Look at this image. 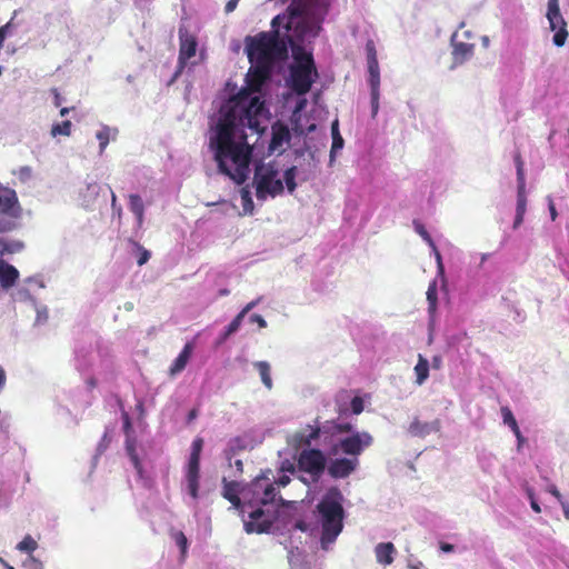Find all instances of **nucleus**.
<instances>
[{
  "label": "nucleus",
  "mask_w": 569,
  "mask_h": 569,
  "mask_svg": "<svg viewBox=\"0 0 569 569\" xmlns=\"http://www.w3.org/2000/svg\"><path fill=\"white\" fill-rule=\"evenodd\" d=\"M6 385V372L0 368V389Z\"/></svg>",
  "instance_id": "obj_58"
},
{
  "label": "nucleus",
  "mask_w": 569,
  "mask_h": 569,
  "mask_svg": "<svg viewBox=\"0 0 569 569\" xmlns=\"http://www.w3.org/2000/svg\"><path fill=\"white\" fill-rule=\"evenodd\" d=\"M247 43L248 59L251 64L262 66L272 69L277 61L287 59L288 43L286 38H248ZM293 38H287L290 44H293Z\"/></svg>",
  "instance_id": "obj_4"
},
{
  "label": "nucleus",
  "mask_w": 569,
  "mask_h": 569,
  "mask_svg": "<svg viewBox=\"0 0 569 569\" xmlns=\"http://www.w3.org/2000/svg\"><path fill=\"white\" fill-rule=\"evenodd\" d=\"M257 303H258V300L247 303L239 313H241L243 317H246V315L249 311H251L257 306Z\"/></svg>",
  "instance_id": "obj_43"
},
{
  "label": "nucleus",
  "mask_w": 569,
  "mask_h": 569,
  "mask_svg": "<svg viewBox=\"0 0 569 569\" xmlns=\"http://www.w3.org/2000/svg\"><path fill=\"white\" fill-rule=\"evenodd\" d=\"M137 247L139 250V257H138L137 263L139 266H143L144 263L148 262V260L150 258V252L147 249H144L143 247L139 246L138 243H137Z\"/></svg>",
  "instance_id": "obj_41"
},
{
  "label": "nucleus",
  "mask_w": 569,
  "mask_h": 569,
  "mask_svg": "<svg viewBox=\"0 0 569 569\" xmlns=\"http://www.w3.org/2000/svg\"><path fill=\"white\" fill-rule=\"evenodd\" d=\"M350 406L353 415H360L363 411V400L360 397L352 398Z\"/></svg>",
  "instance_id": "obj_40"
},
{
  "label": "nucleus",
  "mask_w": 569,
  "mask_h": 569,
  "mask_svg": "<svg viewBox=\"0 0 569 569\" xmlns=\"http://www.w3.org/2000/svg\"><path fill=\"white\" fill-rule=\"evenodd\" d=\"M375 553L379 563L388 566L393 562L396 548L392 542H381L376 546Z\"/></svg>",
  "instance_id": "obj_20"
},
{
  "label": "nucleus",
  "mask_w": 569,
  "mask_h": 569,
  "mask_svg": "<svg viewBox=\"0 0 569 569\" xmlns=\"http://www.w3.org/2000/svg\"><path fill=\"white\" fill-rule=\"evenodd\" d=\"M180 50H179V59H178V69L176 76L180 74L184 67L190 62L194 64V61H190L196 57L198 43L196 38H180Z\"/></svg>",
  "instance_id": "obj_13"
},
{
  "label": "nucleus",
  "mask_w": 569,
  "mask_h": 569,
  "mask_svg": "<svg viewBox=\"0 0 569 569\" xmlns=\"http://www.w3.org/2000/svg\"><path fill=\"white\" fill-rule=\"evenodd\" d=\"M295 527H296L298 530L302 531V532H305V531H307V530H308V525H307L305 521H302V520L297 521V522H296V525H295Z\"/></svg>",
  "instance_id": "obj_50"
},
{
  "label": "nucleus",
  "mask_w": 569,
  "mask_h": 569,
  "mask_svg": "<svg viewBox=\"0 0 569 569\" xmlns=\"http://www.w3.org/2000/svg\"><path fill=\"white\" fill-rule=\"evenodd\" d=\"M239 0H229L226 4V12H231L236 9Z\"/></svg>",
  "instance_id": "obj_46"
},
{
  "label": "nucleus",
  "mask_w": 569,
  "mask_h": 569,
  "mask_svg": "<svg viewBox=\"0 0 569 569\" xmlns=\"http://www.w3.org/2000/svg\"><path fill=\"white\" fill-rule=\"evenodd\" d=\"M71 127H72L71 121L64 120L60 123H54L51 127L50 133L52 137H57V136L69 137L71 134Z\"/></svg>",
  "instance_id": "obj_30"
},
{
  "label": "nucleus",
  "mask_w": 569,
  "mask_h": 569,
  "mask_svg": "<svg viewBox=\"0 0 569 569\" xmlns=\"http://www.w3.org/2000/svg\"><path fill=\"white\" fill-rule=\"evenodd\" d=\"M517 182H518L517 192L526 191L525 170H523V168H521V166H518V169H517Z\"/></svg>",
  "instance_id": "obj_39"
},
{
  "label": "nucleus",
  "mask_w": 569,
  "mask_h": 569,
  "mask_svg": "<svg viewBox=\"0 0 569 569\" xmlns=\"http://www.w3.org/2000/svg\"><path fill=\"white\" fill-rule=\"evenodd\" d=\"M369 84L371 89V108H372V116L375 117L379 109V87H380V79H369Z\"/></svg>",
  "instance_id": "obj_29"
},
{
  "label": "nucleus",
  "mask_w": 569,
  "mask_h": 569,
  "mask_svg": "<svg viewBox=\"0 0 569 569\" xmlns=\"http://www.w3.org/2000/svg\"><path fill=\"white\" fill-rule=\"evenodd\" d=\"M19 278V271L12 264L0 261V283L2 288H11Z\"/></svg>",
  "instance_id": "obj_19"
},
{
  "label": "nucleus",
  "mask_w": 569,
  "mask_h": 569,
  "mask_svg": "<svg viewBox=\"0 0 569 569\" xmlns=\"http://www.w3.org/2000/svg\"><path fill=\"white\" fill-rule=\"evenodd\" d=\"M86 383H87L89 389H94L97 387V385H98L97 379L93 378V377L87 379Z\"/></svg>",
  "instance_id": "obj_52"
},
{
  "label": "nucleus",
  "mask_w": 569,
  "mask_h": 569,
  "mask_svg": "<svg viewBox=\"0 0 569 569\" xmlns=\"http://www.w3.org/2000/svg\"><path fill=\"white\" fill-rule=\"evenodd\" d=\"M547 18L553 36H568L566 22L560 13L558 0H548Z\"/></svg>",
  "instance_id": "obj_14"
},
{
  "label": "nucleus",
  "mask_w": 569,
  "mask_h": 569,
  "mask_svg": "<svg viewBox=\"0 0 569 569\" xmlns=\"http://www.w3.org/2000/svg\"><path fill=\"white\" fill-rule=\"evenodd\" d=\"M440 365H441V358H440V357H435V358L432 359V367H433L435 369H438V368H440Z\"/></svg>",
  "instance_id": "obj_60"
},
{
  "label": "nucleus",
  "mask_w": 569,
  "mask_h": 569,
  "mask_svg": "<svg viewBox=\"0 0 569 569\" xmlns=\"http://www.w3.org/2000/svg\"><path fill=\"white\" fill-rule=\"evenodd\" d=\"M296 176H297L296 167L288 168L283 173V180H284L287 189L290 193H292L297 187Z\"/></svg>",
  "instance_id": "obj_31"
},
{
  "label": "nucleus",
  "mask_w": 569,
  "mask_h": 569,
  "mask_svg": "<svg viewBox=\"0 0 569 569\" xmlns=\"http://www.w3.org/2000/svg\"><path fill=\"white\" fill-rule=\"evenodd\" d=\"M338 120H335L331 124V134H332V144L330 150V158L333 159L335 153L342 149L343 147V138L341 137L338 128Z\"/></svg>",
  "instance_id": "obj_28"
},
{
  "label": "nucleus",
  "mask_w": 569,
  "mask_h": 569,
  "mask_svg": "<svg viewBox=\"0 0 569 569\" xmlns=\"http://www.w3.org/2000/svg\"><path fill=\"white\" fill-rule=\"evenodd\" d=\"M416 383L421 386L429 377V362L422 356L418 355V362L415 366Z\"/></svg>",
  "instance_id": "obj_25"
},
{
  "label": "nucleus",
  "mask_w": 569,
  "mask_h": 569,
  "mask_svg": "<svg viewBox=\"0 0 569 569\" xmlns=\"http://www.w3.org/2000/svg\"><path fill=\"white\" fill-rule=\"evenodd\" d=\"M296 64L290 68L291 89L299 96L310 91L318 71L310 52H295Z\"/></svg>",
  "instance_id": "obj_5"
},
{
  "label": "nucleus",
  "mask_w": 569,
  "mask_h": 569,
  "mask_svg": "<svg viewBox=\"0 0 569 569\" xmlns=\"http://www.w3.org/2000/svg\"><path fill=\"white\" fill-rule=\"evenodd\" d=\"M513 435L516 436L517 440H518V446L520 447L522 445V442L525 441V438L520 431L519 428H517L516 430L512 431Z\"/></svg>",
  "instance_id": "obj_48"
},
{
  "label": "nucleus",
  "mask_w": 569,
  "mask_h": 569,
  "mask_svg": "<svg viewBox=\"0 0 569 569\" xmlns=\"http://www.w3.org/2000/svg\"><path fill=\"white\" fill-rule=\"evenodd\" d=\"M290 140V132L286 124L282 122H276L272 124L271 128V141H270V149L272 151H276L279 149L284 142H288Z\"/></svg>",
  "instance_id": "obj_16"
},
{
  "label": "nucleus",
  "mask_w": 569,
  "mask_h": 569,
  "mask_svg": "<svg viewBox=\"0 0 569 569\" xmlns=\"http://www.w3.org/2000/svg\"><path fill=\"white\" fill-rule=\"evenodd\" d=\"M198 416L197 409H192L188 413V422H191L193 419H196Z\"/></svg>",
  "instance_id": "obj_55"
},
{
  "label": "nucleus",
  "mask_w": 569,
  "mask_h": 569,
  "mask_svg": "<svg viewBox=\"0 0 569 569\" xmlns=\"http://www.w3.org/2000/svg\"><path fill=\"white\" fill-rule=\"evenodd\" d=\"M230 336H227V329L221 333L219 340H218V343H222L223 341H226Z\"/></svg>",
  "instance_id": "obj_61"
},
{
  "label": "nucleus",
  "mask_w": 569,
  "mask_h": 569,
  "mask_svg": "<svg viewBox=\"0 0 569 569\" xmlns=\"http://www.w3.org/2000/svg\"><path fill=\"white\" fill-rule=\"evenodd\" d=\"M240 196H241V200H242L243 210L246 212L252 213V211H253V201H252V198H251L250 190L247 187L242 188L240 190Z\"/></svg>",
  "instance_id": "obj_35"
},
{
  "label": "nucleus",
  "mask_w": 569,
  "mask_h": 569,
  "mask_svg": "<svg viewBox=\"0 0 569 569\" xmlns=\"http://www.w3.org/2000/svg\"><path fill=\"white\" fill-rule=\"evenodd\" d=\"M203 448V439L198 437L192 441L191 452L186 467V483L189 495L193 499L199 497L200 486V457Z\"/></svg>",
  "instance_id": "obj_9"
},
{
  "label": "nucleus",
  "mask_w": 569,
  "mask_h": 569,
  "mask_svg": "<svg viewBox=\"0 0 569 569\" xmlns=\"http://www.w3.org/2000/svg\"><path fill=\"white\" fill-rule=\"evenodd\" d=\"M243 505L256 507L249 512V520L244 521V530L247 533H266L269 532L276 521V516L270 513L269 509L263 507L274 502L278 490L268 477L262 473L256 477L241 491Z\"/></svg>",
  "instance_id": "obj_2"
},
{
  "label": "nucleus",
  "mask_w": 569,
  "mask_h": 569,
  "mask_svg": "<svg viewBox=\"0 0 569 569\" xmlns=\"http://www.w3.org/2000/svg\"><path fill=\"white\" fill-rule=\"evenodd\" d=\"M359 466V459L356 458H336L328 466V475L333 479H345L353 473Z\"/></svg>",
  "instance_id": "obj_12"
},
{
  "label": "nucleus",
  "mask_w": 569,
  "mask_h": 569,
  "mask_svg": "<svg viewBox=\"0 0 569 569\" xmlns=\"http://www.w3.org/2000/svg\"><path fill=\"white\" fill-rule=\"evenodd\" d=\"M96 137L99 140L100 151L102 152L109 143V139H110L109 128L108 127L102 128L101 130H99L97 132Z\"/></svg>",
  "instance_id": "obj_37"
},
{
  "label": "nucleus",
  "mask_w": 569,
  "mask_h": 569,
  "mask_svg": "<svg viewBox=\"0 0 569 569\" xmlns=\"http://www.w3.org/2000/svg\"><path fill=\"white\" fill-rule=\"evenodd\" d=\"M277 176L278 171L271 164H261L256 168L254 184L258 200H266L268 196L276 197L282 193L283 182Z\"/></svg>",
  "instance_id": "obj_8"
},
{
  "label": "nucleus",
  "mask_w": 569,
  "mask_h": 569,
  "mask_svg": "<svg viewBox=\"0 0 569 569\" xmlns=\"http://www.w3.org/2000/svg\"><path fill=\"white\" fill-rule=\"evenodd\" d=\"M122 418H123L124 430L128 431L131 428L130 417H129V415L127 412H123L122 413Z\"/></svg>",
  "instance_id": "obj_45"
},
{
  "label": "nucleus",
  "mask_w": 569,
  "mask_h": 569,
  "mask_svg": "<svg viewBox=\"0 0 569 569\" xmlns=\"http://www.w3.org/2000/svg\"><path fill=\"white\" fill-rule=\"evenodd\" d=\"M441 423L439 419H435L431 422L421 421L419 418H415L409 425L408 431L413 437L423 438L431 432L440 431Z\"/></svg>",
  "instance_id": "obj_15"
},
{
  "label": "nucleus",
  "mask_w": 569,
  "mask_h": 569,
  "mask_svg": "<svg viewBox=\"0 0 569 569\" xmlns=\"http://www.w3.org/2000/svg\"><path fill=\"white\" fill-rule=\"evenodd\" d=\"M9 27H10V23L0 28V37L6 36V32L8 31Z\"/></svg>",
  "instance_id": "obj_62"
},
{
  "label": "nucleus",
  "mask_w": 569,
  "mask_h": 569,
  "mask_svg": "<svg viewBox=\"0 0 569 569\" xmlns=\"http://www.w3.org/2000/svg\"><path fill=\"white\" fill-rule=\"evenodd\" d=\"M21 211L17 192L0 183V213L10 218H19Z\"/></svg>",
  "instance_id": "obj_11"
},
{
  "label": "nucleus",
  "mask_w": 569,
  "mask_h": 569,
  "mask_svg": "<svg viewBox=\"0 0 569 569\" xmlns=\"http://www.w3.org/2000/svg\"><path fill=\"white\" fill-rule=\"evenodd\" d=\"M566 519H569V505L562 503Z\"/></svg>",
  "instance_id": "obj_64"
},
{
  "label": "nucleus",
  "mask_w": 569,
  "mask_h": 569,
  "mask_svg": "<svg viewBox=\"0 0 569 569\" xmlns=\"http://www.w3.org/2000/svg\"><path fill=\"white\" fill-rule=\"evenodd\" d=\"M12 229V223L10 221H6L0 219V232H6Z\"/></svg>",
  "instance_id": "obj_44"
},
{
  "label": "nucleus",
  "mask_w": 569,
  "mask_h": 569,
  "mask_svg": "<svg viewBox=\"0 0 569 569\" xmlns=\"http://www.w3.org/2000/svg\"><path fill=\"white\" fill-rule=\"evenodd\" d=\"M37 547L38 545L31 536H26L17 546V548L23 552H32Z\"/></svg>",
  "instance_id": "obj_36"
},
{
  "label": "nucleus",
  "mask_w": 569,
  "mask_h": 569,
  "mask_svg": "<svg viewBox=\"0 0 569 569\" xmlns=\"http://www.w3.org/2000/svg\"><path fill=\"white\" fill-rule=\"evenodd\" d=\"M416 232L433 249L438 261L439 269L442 270L441 254L438 251L431 236L426 230L425 226L419 221H413Z\"/></svg>",
  "instance_id": "obj_23"
},
{
  "label": "nucleus",
  "mask_w": 569,
  "mask_h": 569,
  "mask_svg": "<svg viewBox=\"0 0 569 569\" xmlns=\"http://www.w3.org/2000/svg\"><path fill=\"white\" fill-rule=\"evenodd\" d=\"M350 436L339 439L332 443L329 449L330 456H338L340 453L347 458H356L369 448L373 442V437L368 431H351Z\"/></svg>",
  "instance_id": "obj_7"
},
{
  "label": "nucleus",
  "mask_w": 569,
  "mask_h": 569,
  "mask_svg": "<svg viewBox=\"0 0 569 569\" xmlns=\"http://www.w3.org/2000/svg\"><path fill=\"white\" fill-rule=\"evenodd\" d=\"M243 316L241 313H238L233 320L228 325L227 329V336H231L234 332H237L242 323Z\"/></svg>",
  "instance_id": "obj_38"
},
{
  "label": "nucleus",
  "mask_w": 569,
  "mask_h": 569,
  "mask_svg": "<svg viewBox=\"0 0 569 569\" xmlns=\"http://www.w3.org/2000/svg\"><path fill=\"white\" fill-rule=\"evenodd\" d=\"M567 38H553V43L557 47H562L566 42Z\"/></svg>",
  "instance_id": "obj_57"
},
{
  "label": "nucleus",
  "mask_w": 569,
  "mask_h": 569,
  "mask_svg": "<svg viewBox=\"0 0 569 569\" xmlns=\"http://www.w3.org/2000/svg\"><path fill=\"white\" fill-rule=\"evenodd\" d=\"M239 483L237 481H227L223 478L222 497L227 499L236 509H243L246 505L239 497Z\"/></svg>",
  "instance_id": "obj_17"
},
{
  "label": "nucleus",
  "mask_w": 569,
  "mask_h": 569,
  "mask_svg": "<svg viewBox=\"0 0 569 569\" xmlns=\"http://www.w3.org/2000/svg\"><path fill=\"white\" fill-rule=\"evenodd\" d=\"M298 468L318 479L326 469L325 453L317 448L303 449L298 457Z\"/></svg>",
  "instance_id": "obj_10"
},
{
  "label": "nucleus",
  "mask_w": 569,
  "mask_h": 569,
  "mask_svg": "<svg viewBox=\"0 0 569 569\" xmlns=\"http://www.w3.org/2000/svg\"><path fill=\"white\" fill-rule=\"evenodd\" d=\"M440 549H441L443 552H451V551H453L455 546H453V545H451V543L441 542V543H440Z\"/></svg>",
  "instance_id": "obj_47"
},
{
  "label": "nucleus",
  "mask_w": 569,
  "mask_h": 569,
  "mask_svg": "<svg viewBox=\"0 0 569 569\" xmlns=\"http://www.w3.org/2000/svg\"><path fill=\"white\" fill-rule=\"evenodd\" d=\"M549 211H550L551 220L555 221L557 219L558 213H557L556 207L552 201H550Z\"/></svg>",
  "instance_id": "obj_49"
},
{
  "label": "nucleus",
  "mask_w": 569,
  "mask_h": 569,
  "mask_svg": "<svg viewBox=\"0 0 569 569\" xmlns=\"http://www.w3.org/2000/svg\"><path fill=\"white\" fill-rule=\"evenodd\" d=\"M501 416L503 423L507 425L512 431L519 428L517 420L509 407L501 408Z\"/></svg>",
  "instance_id": "obj_34"
},
{
  "label": "nucleus",
  "mask_w": 569,
  "mask_h": 569,
  "mask_svg": "<svg viewBox=\"0 0 569 569\" xmlns=\"http://www.w3.org/2000/svg\"><path fill=\"white\" fill-rule=\"evenodd\" d=\"M53 94H54V106L59 107L61 104V96L60 93L58 92L57 89H53Z\"/></svg>",
  "instance_id": "obj_53"
},
{
  "label": "nucleus",
  "mask_w": 569,
  "mask_h": 569,
  "mask_svg": "<svg viewBox=\"0 0 569 569\" xmlns=\"http://www.w3.org/2000/svg\"><path fill=\"white\" fill-rule=\"evenodd\" d=\"M129 207L131 212L136 216L138 223L141 224L144 217V206L141 197L139 194H130Z\"/></svg>",
  "instance_id": "obj_26"
},
{
  "label": "nucleus",
  "mask_w": 569,
  "mask_h": 569,
  "mask_svg": "<svg viewBox=\"0 0 569 569\" xmlns=\"http://www.w3.org/2000/svg\"><path fill=\"white\" fill-rule=\"evenodd\" d=\"M192 350L193 345L191 342L184 345L183 349L181 350V352L178 355V357L174 359L173 363L170 367V373L172 376L181 372L186 368L191 357Z\"/></svg>",
  "instance_id": "obj_21"
},
{
  "label": "nucleus",
  "mask_w": 569,
  "mask_h": 569,
  "mask_svg": "<svg viewBox=\"0 0 569 569\" xmlns=\"http://www.w3.org/2000/svg\"><path fill=\"white\" fill-rule=\"evenodd\" d=\"M515 162H516L517 168H518V166H521V168H523V161H522L521 154L519 152L516 153V156H515Z\"/></svg>",
  "instance_id": "obj_56"
},
{
  "label": "nucleus",
  "mask_w": 569,
  "mask_h": 569,
  "mask_svg": "<svg viewBox=\"0 0 569 569\" xmlns=\"http://www.w3.org/2000/svg\"><path fill=\"white\" fill-rule=\"evenodd\" d=\"M343 500L341 490L338 487H330L316 506L315 515L321 528L322 549L333 543L343 529Z\"/></svg>",
  "instance_id": "obj_3"
},
{
  "label": "nucleus",
  "mask_w": 569,
  "mask_h": 569,
  "mask_svg": "<svg viewBox=\"0 0 569 569\" xmlns=\"http://www.w3.org/2000/svg\"><path fill=\"white\" fill-rule=\"evenodd\" d=\"M369 79H380V70L375 42L369 40L366 44Z\"/></svg>",
  "instance_id": "obj_18"
},
{
  "label": "nucleus",
  "mask_w": 569,
  "mask_h": 569,
  "mask_svg": "<svg viewBox=\"0 0 569 569\" xmlns=\"http://www.w3.org/2000/svg\"><path fill=\"white\" fill-rule=\"evenodd\" d=\"M254 368L258 370L261 381L267 389L272 388V379L270 375V365L267 361H257L254 362Z\"/></svg>",
  "instance_id": "obj_27"
},
{
  "label": "nucleus",
  "mask_w": 569,
  "mask_h": 569,
  "mask_svg": "<svg viewBox=\"0 0 569 569\" xmlns=\"http://www.w3.org/2000/svg\"><path fill=\"white\" fill-rule=\"evenodd\" d=\"M290 482V478L286 475L281 476L278 480V485L281 487H286Z\"/></svg>",
  "instance_id": "obj_51"
},
{
  "label": "nucleus",
  "mask_w": 569,
  "mask_h": 569,
  "mask_svg": "<svg viewBox=\"0 0 569 569\" xmlns=\"http://www.w3.org/2000/svg\"><path fill=\"white\" fill-rule=\"evenodd\" d=\"M171 537L176 541L177 546L180 548L181 558L184 559L188 549V539L182 531H172Z\"/></svg>",
  "instance_id": "obj_32"
},
{
  "label": "nucleus",
  "mask_w": 569,
  "mask_h": 569,
  "mask_svg": "<svg viewBox=\"0 0 569 569\" xmlns=\"http://www.w3.org/2000/svg\"><path fill=\"white\" fill-rule=\"evenodd\" d=\"M70 110H71V109H70V108H67V107L61 108V109H60V116H61V117L67 116V114L70 112Z\"/></svg>",
  "instance_id": "obj_63"
},
{
  "label": "nucleus",
  "mask_w": 569,
  "mask_h": 569,
  "mask_svg": "<svg viewBox=\"0 0 569 569\" xmlns=\"http://www.w3.org/2000/svg\"><path fill=\"white\" fill-rule=\"evenodd\" d=\"M452 40V56L455 64H460L469 59L473 53V46L465 42H456L455 38Z\"/></svg>",
  "instance_id": "obj_22"
},
{
  "label": "nucleus",
  "mask_w": 569,
  "mask_h": 569,
  "mask_svg": "<svg viewBox=\"0 0 569 569\" xmlns=\"http://www.w3.org/2000/svg\"><path fill=\"white\" fill-rule=\"evenodd\" d=\"M249 320H250V322L257 323L259 326V328H266L267 327V321L263 319L262 316H260L258 313L251 315Z\"/></svg>",
  "instance_id": "obj_42"
},
{
  "label": "nucleus",
  "mask_w": 569,
  "mask_h": 569,
  "mask_svg": "<svg viewBox=\"0 0 569 569\" xmlns=\"http://www.w3.org/2000/svg\"><path fill=\"white\" fill-rule=\"evenodd\" d=\"M530 505H531V508H532L533 511H536L538 513L541 511V508H540L539 503L535 499H531V503Z\"/></svg>",
  "instance_id": "obj_59"
},
{
  "label": "nucleus",
  "mask_w": 569,
  "mask_h": 569,
  "mask_svg": "<svg viewBox=\"0 0 569 569\" xmlns=\"http://www.w3.org/2000/svg\"><path fill=\"white\" fill-rule=\"evenodd\" d=\"M437 283L436 281L431 282L427 290V301H428V309L430 312H435L437 308Z\"/></svg>",
  "instance_id": "obj_33"
},
{
  "label": "nucleus",
  "mask_w": 569,
  "mask_h": 569,
  "mask_svg": "<svg viewBox=\"0 0 569 569\" xmlns=\"http://www.w3.org/2000/svg\"><path fill=\"white\" fill-rule=\"evenodd\" d=\"M549 492L555 496L558 500L561 499V493L560 491L553 486L550 488Z\"/></svg>",
  "instance_id": "obj_54"
},
{
  "label": "nucleus",
  "mask_w": 569,
  "mask_h": 569,
  "mask_svg": "<svg viewBox=\"0 0 569 569\" xmlns=\"http://www.w3.org/2000/svg\"><path fill=\"white\" fill-rule=\"evenodd\" d=\"M527 210V193L526 191L517 192V207L516 217L513 221V229L520 227L523 221V217Z\"/></svg>",
  "instance_id": "obj_24"
},
{
  "label": "nucleus",
  "mask_w": 569,
  "mask_h": 569,
  "mask_svg": "<svg viewBox=\"0 0 569 569\" xmlns=\"http://www.w3.org/2000/svg\"><path fill=\"white\" fill-rule=\"evenodd\" d=\"M271 69L251 64L246 74V86L220 108V118L216 134L210 138V148L214 151V160L219 172L229 177L237 184H242L249 174L252 149L242 136L236 141V130L249 128L260 132V119L268 112L259 93L270 78Z\"/></svg>",
  "instance_id": "obj_1"
},
{
  "label": "nucleus",
  "mask_w": 569,
  "mask_h": 569,
  "mask_svg": "<svg viewBox=\"0 0 569 569\" xmlns=\"http://www.w3.org/2000/svg\"><path fill=\"white\" fill-rule=\"evenodd\" d=\"M318 423L319 421L317 419L316 426L308 425L306 428L297 431L292 437L293 447H296L297 449H309L311 443L315 440L319 439L321 433L330 437H336L338 435L349 433L352 431V425L350 422L328 420L321 427Z\"/></svg>",
  "instance_id": "obj_6"
}]
</instances>
